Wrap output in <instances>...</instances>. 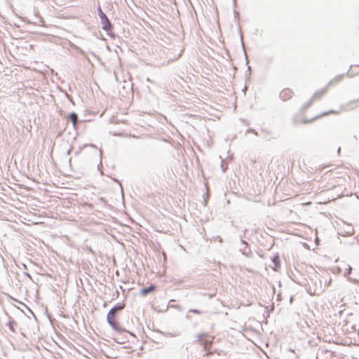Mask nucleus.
I'll list each match as a JSON object with an SVG mask.
<instances>
[{"mask_svg": "<svg viewBox=\"0 0 359 359\" xmlns=\"http://www.w3.org/2000/svg\"><path fill=\"white\" fill-rule=\"evenodd\" d=\"M100 15V18L101 19V21L105 20L106 18H107V17L106 16V15L104 13L100 14V15Z\"/></svg>", "mask_w": 359, "mask_h": 359, "instance_id": "13", "label": "nucleus"}, {"mask_svg": "<svg viewBox=\"0 0 359 359\" xmlns=\"http://www.w3.org/2000/svg\"><path fill=\"white\" fill-rule=\"evenodd\" d=\"M100 15V18L101 19V21L105 20L106 18H107V17L106 16V15L104 13L100 14V15Z\"/></svg>", "mask_w": 359, "mask_h": 359, "instance_id": "12", "label": "nucleus"}, {"mask_svg": "<svg viewBox=\"0 0 359 359\" xmlns=\"http://www.w3.org/2000/svg\"><path fill=\"white\" fill-rule=\"evenodd\" d=\"M98 13H99V15L103 13V11H102L100 7L98 8Z\"/></svg>", "mask_w": 359, "mask_h": 359, "instance_id": "14", "label": "nucleus"}, {"mask_svg": "<svg viewBox=\"0 0 359 359\" xmlns=\"http://www.w3.org/2000/svg\"><path fill=\"white\" fill-rule=\"evenodd\" d=\"M306 271L308 273L309 280L315 286L312 290L310 283L308 282L311 294L313 295L317 294L318 290L321 289L322 285L325 287H328L331 284L332 279L325 271L322 270L318 273L313 268L312 266H308L306 268Z\"/></svg>", "mask_w": 359, "mask_h": 359, "instance_id": "1", "label": "nucleus"}, {"mask_svg": "<svg viewBox=\"0 0 359 359\" xmlns=\"http://www.w3.org/2000/svg\"><path fill=\"white\" fill-rule=\"evenodd\" d=\"M293 96V91L290 88H284L280 93V97L283 101H287L291 99Z\"/></svg>", "mask_w": 359, "mask_h": 359, "instance_id": "6", "label": "nucleus"}, {"mask_svg": "<svg viewBox=\"0 0 359 359\" xmlns=\"http://www.w3.org/2000/svg\"><path fill=\"white\" fill-rule=\"evenodd\" d=\"M125 306L126 304L124 303L119 304L110 309V311L117 313L118 311L123 310L125 308Z\"/></svg>", "mask_w": 359, "mask_h": 359, "instance_id": "9", "label": "nucleus"}, {"mask_svg": "<svg viewBox=\"0 0 359 359\" xmlns=\"http://www.w3.org/2000/svg\"><path fill=\"white\" fill-rule=\"evenodd\" d=\"M214 337L207 334H200L197 336L196 343L202 346L205 354L202 356L201 359H209V356L217 353V355H221L219 352L212 351V345L213 344Z\"/></svg>", "mask_w": 359, "mask_h": 359, "instance_id": "2", "label": "nucleus"}, {"mask_svg": "<svg viewBox=\"0 0 359 359\" xmlns=\"http://www.w3.org/2000/svg\"><path fill=\"white\" fill-rule=\"evenodd\" d=\"M335 263L336 265L332 268L333 273H341L346 276L350 275L352 268L348 263H346V262L337 259Z\"/></svg>", "mask_w": 359, "mask_h": 359, "instance_id": "3", "label": "nucleus"}, {"mask_svg": "<svg viewBox=\"0 0 359 359\" xmlns=\"http://www.w3.org/2000/svg\"><path fill=\"white\" fill-rule=\"evenodd\" d=\"M327 92V89H326V88L321 89L320 90L314 93V95H313L311 101L309 102L308 104H306L305 106H304V109L308 108L311 104V102L313 100H316L321 98L323 96H324L326 94Z\"/></svg>", "mask_w": 359, "mask_h": 359, "instance_id": "5", "label": "nucleus"}, {"mask_svg": "<svg viewBox=\"0 0 359 359\" xmlns=\"http://www.w3.org/2000/svg\"><path fill=\"white\" fill-rule=\"evenodd\" d=\"M358 72H359V71H358Z\"/></svg>", "mask_w": 359, "mask_h": 359, "instance_id": "16", "label": "nucleus"}, {"mask_svg": "<svg viewBox=\"0 0 359 359\" xmlns=\"http://www.w3.org/2000/svg\"><path fill=\"white\" fill-rule=\"evenodd\" d=\"M69 119L72 121L73 125L76 126L78 117H77V115L75 113H72L69 115Z\"/></svg>", "mask_w": 359, "mask_h": 359, "instance_id": "11", "label": "nucleus"}, {"mask_svg": "<svg viewBox=\"0 0 359 359\" xmlns=\"http://www.w3.org/2000/svg\"><path fill=\"white\" fill-rule=\"evenodd\" d=\"M332 113H334L333 111H328V112H325L319 116H316V117H314L313 118L311 119V120H308V121H304L303 123H310V122H312L313 121L320 118V117H322L323 116H326V115H328L330 114H332Z\"/></svg>", "mask_w": 359, "mask_h": 359, "instance_id": "10", "label": "nucleus"}, {"mask_svg": "<svg viewBox=\"0 0 359 359\" xmlns=\"http://www.w3.org/2000/svg\"><path fill=\"white\" fill-rule=\"evenodd\" d=\"M107 320L112 329L117 332L122 331V328L121 327L117 318L116 313L109 311L107 316Z\"/></svg>", "mask_w": 359, "mask_h": 359, "instance_id": "4", "label": "nucleus"}, {"mask_svg": "<svg viewBox=\"0 0 359 359\" xmlns=\"http://www.w3.org/2000/svg\"><path fill=\"white\" fill-rule=\"evenodd\" d=\"M102 27L105 31H109L111 29V25L108 18L101 21Z\"/></svg>", "mask_w": 359, "mask_h": 359, "instance_id": "8", "label": "nucleus"}, {"mask_svg": "<svg viewBox=\"0 0 359 359\" xmlns=\"http://www.w3.org/2000/svg\"><path fill=\"white\" fill-rule=\"evenodd\" d=\"M156 287L155 285H151L149 287H146V288H143L141 291H140V294L143 297H145L147 296L148 294L151 293V292H153L156 290Z\"/></svg>", "mask_w": 359, "mask_h": 359, "instance_id": "7", "label": "nucleus"}, {"mask_svg": "<svg viewBox=\"0 0 359 359\" xmlns=\"http://www.w3.org/2000/svg\"><path fill=\"white\" fill-rule=\"evenodd\" d=\"M191 311L195 313H199V311L198 310H192Z\"/></svg>", "mask_w": 359, "mask_h": 359, "instance_id": "15", "label": "nucleus"}]
</instances>
